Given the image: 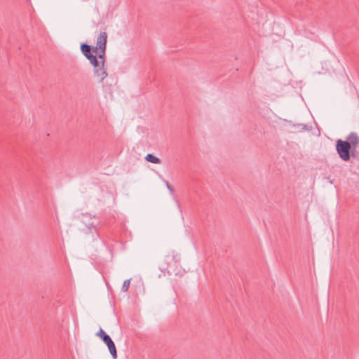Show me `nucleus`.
I'll use <instances>...</instances> for the list:
<instances>
[{
	"label": "nucleus",
	"instance_id": "nucleus-1",
	"mask_svg": "<svg viewBox=\"0 0 359 359\" xmlns=\"http://www.w3.org/2000/svg\"><path fill=\"white\" fill-rule=\"evenodd\" d=\"M107 34L105 32H102L97 39L95 48L93 49L95 55L88 60L93 66L94 76L102 82L107 76V73L104 67L105 63V51L107 47Z\"/></svg>",
	"mask_w": 359,
	"mask_h": 359
},
{
	"label": "nucleus",
	"instance_id": "nucleus-2",
	"mask_svg": "<svg viewBox=\"0 0 359 359\" xmlns=\"http://www.w3.org/2000/svg\"><path fill=\"white\" fill-rule=\"evenodd\" d=\"M180 256L174 252H169L162 261L159 269L164 276L177 275L180 272Z\"/></svg>",
	"mask_w": 359,
	"mask_h": 359
},
{
	"label": "nucleus",
	"instance_id": "nucleus-3",
	"mask_svg": "<svg viewBox=\"0 0 359 359\" xmlns=\"http://www.w3.org/2000/svg\"><path fill=\"white\" fill-rule=\"evenodd\" d=\"M336 150L340 158L344 161H348L351 158L352 148L348 142L341 139L337 140Z\"/></svg>",
	"mask_w": 359,
	"mask_h": 359
},
{
	"label": "nucleus",
	"instance_id": "nucleus-4",
	"mask_svg": "<svg viewBox=\"0 0 359 359\" xmlns=\"http://www.w3.org/2000/svg\"><path fill=\"white\" fill-rule=\"evenodd\" d=\"M346 141L348 142V143L350 144V147L352 148L351 155L352 156H354L355 151L359 142L358 135L355 133H351L348 135Z\"/></svg>",
	"mask_w": 359,
	"mask_h": 359
},
{
	"label": "nucleus",
	"instance_id": "nucleus-5",
	"mask_svg": "<svg viewBox=\"0 0 359 359\" xmlns=\"http://www.w3.org/2000/svg\"><path fill=\"white\" fill-rule=\"evenodd\" d=\"M103 342L106 344L109 351L110 354L111 355L113 359L117 358V352L116 346L111 339L110 336H107L105 339H102Z\"/></svg>",
	"mask_w": 359,
	"mask_h": 359
},
{
	"label": "nucleus",
	"instance_id": "nucleus-6",
	"mask_svg": "<svg viewBox=\"0 0 359 359\" xmlns=\"http://www.w3.org/2000/svg\"><path fill=\"white\" fill-rule=\"evenodd\" d=\"M93 49L91 46L87 43H81V51L82 54L88 59L89 60L90 57H92L93 54Z\"/></svg>",
	"mask_w": 359,
	"mask_h": 359
},
{
	"label": "nucleus",
	"instance_id": "nucleus-7",
	"mask_svg": "<svg viewBox=\"0 0 359 359\" xmlns=\"http://www.w3.org/2000/svg\"><path fill=\"white\" fill-rule=\"evenodd\" d=\"M144 158L147 161L153 163H160L161 162L160 158H158V157L155 156L151 154H148Z\"/></svg>",
	"mask_w": 359,
	"mask_h": 359
},
{
	"label": "nucleus",
	"instance_id": "nucleus-8",
	"mask_svg": "<svg viewBox=\"0 0 359 359\" xmlns=\"http://www.w3.org/2000/svg\"><path fill=\"white\" fill-rule=\"evenodd\" d=\"M96 335L100 337L102 340L109 336V334H107L102 328L100 329Z\"/></svg>",
	"mask_w": 359,
	"mask_h": 359
},
{
	"label": "nucleus",
	"instance_id": "nucleus-9",
	"mask_svg": "<svg viewBox=\"0 0 359 359\" xmlns=\"http://www.w3.org/2000/svg\"><path fill=\"white\" fill-rule=\"evenodd\" d=\"M130 279L124 280V282L123 283V285H122V290L123 292H127L128 291V290L129 288V286H130Z\"/></svg>",
	"mask_w": 359,
	"mask_h": 359
},
{
	"label": "nucleus",
	"instance_id": "nucleus-10",
	"mask_svg": "<svg viewBox=\"0 0 359 359\" xmlns=\"http://www.w3.org/2000/svg\"><path fill=\"white\" fill-rule=\"evenodd\" d=\"M165 185H166V187L168 188V189L170 191V192H173L174 191V189L170 185V184L168 183V182L165 181Z\"/></svg>",
	"mask_w": 359,
	"mask_h": 359
},
{
	"label": "nucleus",
	"instance_id": "nucleus-11",
	"mask_svg": "<svg viewBox=\"0 0 359 359\" xmlns=\"http://www.w3.org/2000/svg\"><path fill=\"white\" fill-rule=\"evenodd\" d=\"M88 228L90 229L93 226H94L93 224V223H90L88 224Z\"/></svg>",
	"mask_w": 359,
	"mask_h": 359
}]
</instances>
